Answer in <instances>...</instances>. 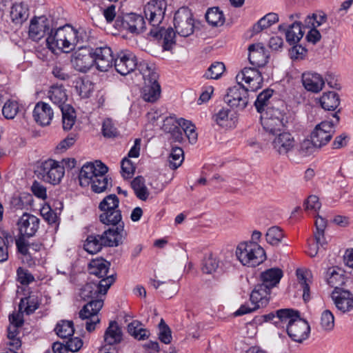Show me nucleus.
Here are the masks:
<instances>
[{
	"label": "nucleus",
	"mask_w": 353,
	"mask_h": 353,
	"mask_svg": "<svg viewBox=\"0 0 353 353\" xmlns=\"http://www.w3.org/2000/svg\"><path fill=\"white\" fill-rule=\"evenodd\" d=\"M230 110L222 108L212 116V120L219 126L227 125Z\"/></svg>",
	"instance_id": "nucleus-64"
},
{
	"label": "nucleus",
	"mask_w": 353,
	"mask_h": 353,
	"mask_svg": "<svg viewBox=\"0 0 353 353\" xmlns=\"http://www.w3.org/2000/svg\"><path fill=\"white\" fill-rule=\"evenodd\" d=\"M273 92V90L267 88L259 94L254 101V106L258 112L263 113L266 110L267 107L274 103V100L270 101L272 97Z\"/></svg>",
	"instance_id": "nucleus-38"
},
{
	"label": "nucleus",
	"mask_w": 353,
	"mask_h": 353,
	"mask_svg": "<svg viewBox=\"0 0 353 353\" xmlns=\"http://www.w3.org/2000/svg\"><path fill=\"white\" fill-rule=\"evenodd\" d=\"M207 22L214 27L221 26L225 23V17L223 12L219 7L210 8L205 13Z\"/></svg>",
	"instance_id": "nucleus-44"
},
{
	"label": "nucleus",
	"mask_w": 353,
	"mask_h": 353,
	"mask_svg": "<svg viewBox=\"0 0 353 353\" xmlns=\"http://www.w3.org/2000/svg\"><path fill=\"white\" fill-rule=\"evenodd\" d=\"M59 109L62 113L63 128L64 130H70L75 122V110L71 105L63 106Z\"/></svg>",
	"instance_id": "nucleus-45"
},
{
	"label": "nucleus",
	"mask_w": 353,
	"mask_h": 353,
	"mask_svg": "<svg viewBox=\"0 0 353 353\" xmlns=\"http://www.w3.org/2000/svg\"><path fill=\"white\" fill-rule=\"evenodd\" d=\"M99 166L97 174L95 177L92 179V181L90 183L91 185V190L95 193H101L108 189V186L110 183V187L112 186L111 179H109L106 176V173L108 171V168L101 161L97 162Z\"/></svg>",
	"instance_id": "nucleus-24"
},
{
	"label": "nucleus",
	"mask_w": 353,
	"mask_h": 353,
	"mask_svg": "<svg viewBox=\"0 0 353 353\" xmlns=\"http://www.w3.org/2000/svg\"><path fill=\"white\" fill-rule=\"evenodd\" d=\"M115 27L128 30L131 33L140 34L145 30V21L141 15L135 13H128L117 17Z\"/></svg>",
	"instance_id": "nucleus-12"
},
{
	"label": "nucleus",
	"mask_w": 353,
	"mask_h": 353,
	"mask_svg": "<svg viewBox=\"0 0 353 353\" xmlns=\"http://www.w3.org/2000/svg\"><path fill=\"white\" fill-rule=\"evenodd\" d=\"M256 68L254 66L253 68H244L241 73L238 74L236 77L237 81L239 80L245 81L248 84L256 81V85H250V90L252 92H256L259 89L261 88L263 83V77Z\"/></svg>",
	"instance_id": "nucleus-23"
},
{
	"label": "nucleus",
	"mask_w": 353,
	"mask_h": 353,
	"mask_svg": "<svg viewBox=\"0 0 353 353\" xmlns=\"http://www.w3.org/2000/svg\"><path fill=\"white\" fill-rule=\"evenodd\" d=\"M110 263L103 258L92 259L90 261L88 267L90 275L95 276V280H101L106 277L110 270Z\"/></svg>",
	"instance_id": "nucleus-27"
},
{
	"label": "nucleus",
	"mask_w": 353,
	"mask_h": 353,
	"mask_svg": "<svg viewBox=\"0 0 353 353\" xmlns=\"http://www.w3.org/2000/svg\"><path fill=\"white\" fill-rule=\"evenodd\" d=\"M327 284L334 288L333 292H337L342 290L339 286L345 283V277L341 270H337L336 267L328 268L326 274Z\"/></svg>",
	"instance_id": "nucleus-34"
},
{
	"label": "nucleus",
	"mask_w": 353,
	"mask_h": 353,
	"mask_svg": "<svg viewBox=\"0 0 353 353\" xmlns=\"http://www.w3.org/2000/svg\"><path fill=\"white\" fill-rule=\"evenodd\" d=\"M102 133L105 137L108 138L115 137L117 136V130L114 126L111 119H107L103 122Z\"/></svg>",
	"instance_id": "nucleus-63"
},
{
	"label": "nucleus",
	"mask_w": 353,
	"mask_h": 353,
	"mask_svg": "<svg viewBox=\"0 0 353 353\" xmlns=\"http://www.w3.org/2000/svg\"><path fill=\"white\" fill-rule=\"evenodd\" d=\"M19 110L18 103L15 101H7L3 108L2 114L8 119H14Z\"/></svg>",
	"instance_id": "nucleus-59"
},
{
	"label": "nucleus",
	"mask_w": 353,
	"mask_h": 353,
	"mask_svg": "<svg viewBox=\"0 0 353 353\" xmlns=\"http://www.w3.org/2000/svg\"><path fill=\"white\" fill-rule=\"evenodd\" d=\"M219 261L212 254L204 258L202 263V271L205 274H212L218 268Z\"/></svg>",
	"instance_id": "nucleus-58"
},
{
	"label": "nucleus",
	"mask_w": 353,
	"mask_h": 353,
	"mask_svg": "<svg viewBox=\"0 0 353 353\" xmlns=\"http://www.w3.org/2000/svg\"><path fill=\"white\" fill-rule=\"evenodd\" d=\"M307 274L308 273L307 272H304L301 270H296L297 279L303 291V299L305 302L310 300V285L307 283Z\"/></svg>",
	"instance_id": "nucleus-55"
},
{
	"label": "nucleus",
	"mask_w": 353,
	"mask_h": 353,
	"mask_svg": "<svg viewBox=\"0 0 353 353\" xmlns=\"http://www.w3.org/2000/svg\"><path fill=\"white\" fill-rule=\"evenodd\" d=\"M32 116L35 122L43 127L50 124L54 117V112L48 103L39 101L34 106Z\"/></svg>",
	"instance_id": "nucleus-22"
},
{
	"label": "nucleus",
	"mask_w": 353,
	"mask_h": 353,
	"mask_svg": "<svg viewBox=\"0 0 353 353\" xmlns=\"http://www.w3.org/2000/svg\"><path fill=\"white\" fill-rule=\"evenodd\" d=\"M158 73H154L150 79L144 81V85L141 90L142 97L147 102L154 103L157 101L161 95V86L157 80Z\"/></svg>",
	"instance_id": "nucleus-19"
},
{
	"label": "nucleus",
	"mask_w": 353,
	"mask_h": 353,
	"mask_svg": "<svg viewBox=\"0 0 353 353\" xmlns=\"http://www.w3.org/2000/svg\"><path fill=\"white\" fill-rule=\"evenodd\" d=\"M16 246L18 252L23 256H26L30 259L28 261L29 265L34 264V260L32 258L30 250L34 252H39L43 246V243L40 242H33L29 243L26 241L24 236H19L16 240Z\"/></svg>",
	"instance_id": "nucleus-30"
},
{
	"label": "nucleus",
	"mask_w": 353,
	"mask_h": 353,
	"mask_svg": "<svg viewBox=\"0 0 353 353\" xmlns=\"http://www.w3.org/2000/svg\"><path fill=\"white\" fill-rule=\"evenodd\" d=\"M175 123H177L181 127L190 143H194L196 141L197 133L195 131V126L191 121L180 118L176 120Z\"/></svg>",
	"instance_id": "nucleus-48"
},
{
	"label": "nucleus",
	"mask_w": 353,
	"mask_h": 353,
	"mask_svg": "<svg viewBox=\"0 0 353 353\" xmlns=\"http://www.w3.org/2000/svg\"><path fill=\"white\" fill-rule=\"evenodd\" d=\"M286 331L292 341L301 343L308 338L310 326L307 321L300 317L299 312L295 310L288 322Z\"/></svg>",
	"instance_id": "nucleus-7"
},
{
	"label": "nucleus",
	"mask_w": 353,
	"mask_h": 353,
	"mask_svg": "<svg viewBox=\"0 0 353 353\" xmlns=\"http://www.w3.org/2000/svg\"><path fill=\"white\" fill-rule=\"evenodd\" d=\"M73 27L65 25L54 30L52 28L46 38V46L53 53L59 50L63 52H70L74 49Z\"/></svg>",
	"instance_id": "nucleus-3"
},
{
	"label": "nucleus",
	"mask_w": 353,
	"mask_h": 353,
	"mask_svg": "<svg viewBox=\"0 0 353 353\" xmlns=\"http://www.w3.org/2000/svg\"><path fill=\"white\" fill-rule=\"evenodd\" d=\"M54 331L60 338L68 339L74 332V323L72 321L62 320L57 324Z\"/></svg>",
	"instance_id": "nucleus-47"
},
{
	"label": "nucleus",
	"mask_w": 353,
	"mask_h": 353,
	"mask_svg": "<svg viewBox=\"0 0 353 353\" xmlns=\"http://www.w3.org/2000/svg\"><path fill=\"white\" fill-rule=\"evenodd\" d=\"M137 64V57L130 51L120 52L113 61L116 71L123 76L134 71Z\"/></svg>",
	"instance_id": "nucleus-15"
},
{
	"label": "nucleus",
	"mask_w": 353,
	"mask_h": 353,
	"mask_svg": "<svg viewBox=\"0 0 353 353\" xmlns=\"http://www.w3.org/2000/svg\"><path fill=\"white\" fill-rule=\"evenodd\" d=\"M303 34L304 32L301 27V23L296 21L289 26L285 31L286 41L290 45L298 43L303 38Z\"/></svg>",
	"instance_id": "nucleus-37"
},
{
	"label": "nucleus",
	"mask_w": 353,
	"mask_h": 353,
	"mask_svg": "<svg viewBox=\"0 0 353 353\" xmlns=\"http://www.w3.org/2000/svg\"><path fill=\"white\" fill-rule=\"evenodd\" d=\"M135 69L138 70L139 72L143 75V79L144 81H145V78L150 79L152 74L157 73L154 71L153 66L150 65L145 61H141L140 62L137 61V64Z\"/></svg>",
	"instance_id": "nucleus-60"
},
{
	"label": "nucleus",
	"mask_w": 353,
	"mask_h": 353,
	"mask_svg": "<svg viewBox=\"0 0 353 353\" xmlns=\"http://www.w3.org/2000/svg\"><path fill=\"white\" fill-rule=\"evenodd\" d=\"M65 174L63 165L59 161L48 159L41 163L39 167V174L43 181L52 184H59Z\"/></svg>",
	"instance_id": "nucleus-10"
},
{
	"label": "nucleus",
	"mask_w": 353,
	"mask_h": 353,
	"mask_svg": "<svg viewBox=\"0 0 353 353\" xmlns=\"http://www.w3.org/2000/svg\"><path fill=\"white\" fill-rule=\"evenodd\" d=\"M99 161H95L94 163L87 162L85 163L79 174V180L81 186H86L92 181V179L97 174L99 166H98Z\"/></svg>",
	"instance_id": "nucleus-32"
},
{
	"label": "nucleus",
	"mask_w": 353,
	"mask_h": 353,
	"mask_svg": "<svg viewBox=\"0 0 353 353\" xmlns=\"http://www.w3.org/2000/svg\"><path fill=\"white\" fill-rule=\"evenodd\" d=\"M248 92L249 89L237 81L236 85L228 89L224 101L230 108L243 110L248 104Z\"/></svg>",
	"instance_id": "nucleus-8"
},
{
	"label": "nucleus",
	"mask_w": 353,
	"mask_h": 353,
	"mask_svg": "<svg viewBox=\"0 0 353 353\" xmlns=\"http://www.w3.org/2000/svg\"><path fill=\"white\" fill-rule=\"evenodd\" d=\"M103 243L101 235H89L83 244L84 250L91 254L98 253L102 249Z\"/></svg>",
	"instance_id": "nucleus-46"
},
{
	"label": "nucleus",
	"mask_w": 353,
	"mask_h": 353,
	"mask_svg": "<svg viewBox=\"0 0 353 353\" xmlns=\"http://www.w3.org/2000/svg\"><path fill=\"white\" fill-rule=\"evenodd\" d=\"M321 325L323 330L331 331L334 327V317L329 310H324L321 316Z\"/></svg>",
	"instance_id": "nucleus-57"
},
{
	"label": "nucleus",
	"mask_w": 353,
	"mask_h": 353,
	"mask_svg": "<svg viewBox=\"0 0 353 353\" xmlns=\"http://www.w3.org/2000/svg\"><path fill=\"white\" fill-rule=\"evenodd\" d=\"M40 220L36 216L24 213L19 219V236L32 237L34 236L39 226Z\"/></svg>",
	"instance_id": "nucleus-17"
},
{
	"label": "nucleus",
	"mask_w": 353,
	"mask_h": 353,
	"mask_svg": "<svg viewBox=\"0 0 353 353\" xmlns=\"http://www.w3.org/2000/svg\"><path fill=\"white\" fill-rule=\"evenodd\" d=\"M123 340V332L116 321H111L103 335L104 345L107 347H114Z\"/></svg>",
	"instance_id": "nucleus-26"
},
{
	"label": "nucleus",
	"mask_w": 353,
	"mask_h": 353,
	"mask_svg": "<svg viewBox=\"0 0 353 353\" xmlns=\"http://www.w3.org/2000/svg\"><path fill=\"white\" fill-rule=\"evenodd\" d=\"M341 108L338 109L334 114L335 121L325 120L317 124L311 133L312 144L316 148H321L330 141L336 130V126L339 123Z\"/></svg>",
	"instance_id": "nucleus-6"
},
{
	"label": "nucleus",
	"mask_w": 353,
	"mask_h": 353,
	"mask_svg": "<svg viewBox=\"0 0 353 353\" xmlns=\"http://www.w3.org/2000/svg\"><path fill=\"white\" fill-rule=\"evenodd\" d=\"M17 281L23 285H29L34 281V276L28 270L19 267L17 270Z\"/></svg>",
	"instance_id": "nucleus-61"
},
{
	"label": "nucleus",
	"mask_w": 353,
	"mask_h": 353,
	"mask_svg": "<svg viewBox=\"0 0 353 353\" xmlns=\"http://www.w3.org/2000/svg\"><path fill=\"white\" fill-rule=\"evenodd\" d=\"M51 21L46 17H34L31 19L28 34L34 41H39L45 35H49L52 30Z\"/></svg>",
	"instance_id": "nucleus-16"
},
{
	"label": "nucleus",
	"mask_w": 353,
	"mask_h": 353,
	"mask_svg": "<svg viewBox=\"0 0 353 353\" xmlns=\"http://www.w3.org/2000/svg\"><path fill=\"white\" fill-rule=\"evenodd\" d=\"M91 52L92 48L90 46H79L71 55L70 63L72 68L78 72H87L94 65Z\"/></svg>",
	"instance_id": "nucleus-11"
},
{
	"label": "nucleus",
	"mask_w": 353,
	"mask_h": 353,
	"mask_svg": "<svg viewBox=\"0 0 353 353\" xmlns=\"http://www.w3.org/2000/svg\"><path fill=\"white\" fill-rule=\"evenodd\" d=\"M99 209L102 212L99 214V221L107 225L124 226L121 211L119 209V199L114 194L106 196L99 203Z\"/></svg>",
	"instance_id": "nucleus-4"
},
{
	"label": "nucleus",
	"mask_w": 353,
	"mask_h": 353,
	"mask_svg": "<svg viewBox=\"0 0 353 353\" xmlns=\"http://www.w3.org/2000/svg\"><path fill=\"white\" fill-rule=\"evenodd\" d=\"M13 236L8 232H3L0 236V262L8 259V248L13 243Z\"/></svg>",
	"instance_id": "nucleus-49"
},
{
	"label": "nucleus",
	"mask_w": 353,
	"mask_h": 353,
	"mask_svg": "<svg viewBox=\"0 0 353 353\" xmlns=\"http://www.w3.org/2000/svg\"><path fill=\"white\" fill-rule=\"evenodd\" d=\"M127 235L124 226L109 228L101 235V241L105 247H117L123 243Z\"/></svg>",
	"instance_id": "nucleus-21"
},
{
	"label": "nucleus",
	"mask_w": 353,
	"mask_h": 353,
	"mask_svg": "<svg viewBox=\"0 0 353 353\" xmlns=\"http://www.w3.org/2000/svg\"><path fill=\"white\" fill-rule=\"evenodd\" d=\"M272 147L279 155H287L296 145L294 137L288 132H282L276 135L272 141Z\"/></svg>",
	"instance_id": "nucleus-18"
},
{
	"label": "nucleus",
	"mask_w": 353,
	"mask_h": 353,
	"mask_svg": "<svg viewBox=\"0 0 353 353\" xmlns=\"http://www.w3.org/2000/svg\"><path fill=\"white\" fill-rule=\"evenodd\" d=\"M285 110V102L283 100L277 99L271 105L266 108L264 117L288 122Z\"/></svg>",
	"instance_id": "nucleus-31"
},
{
	"label": "nucleus",
	"mask_w": 353,
	"mask_h": 353,
	"mask_svg": "<svg viewBox=\"0 0 353 353\" xmlns=\"http://www.w3.org/2000/svg\"><path fill=\"white\" fill-rule=\"evenodd\" d=\"M341 99L339 94L333 91L324 92L320 98L322 108L327 111H334L339 107Z\"/></svg>",
	"instance_id": "nucleus-35"
},
{
	"label": "nucleus",
	"mask_w": 353,
	"mask_h": 353,
	"mask_svg": "<svg viewBox=\"0 0 353 353\" xmlns=\"http://www.w3.org/2000/svg\"><path fill=\"white\" fill-rule=\"evenodd\" d=\"M295 312V310L285 308L280 309L274 312V316H281V318L274 319L272 323L276 327H281L283 323L288 322L289 319L292 317V314Z\"/></svg>",
	"instance_id": "nucleus-52"
},
{
	"label": "nucleus",
	"mask_w": 353,
	"mask_h": 353,
	"mask_svg": "<svg viewBox=\"0 0 353 353\" xmlns=\"http://www.w3.org/2000/svg\"><path fill=\"white\" fill-rule=\"evenodd\" d=\"M174 26L176 32L181 37H187L194 32V20L191 10L181 7L174 14Z\"/></svg>",
	"instance_id": "nucleus-9"
},
{
	"label": "nucleus",
	"mask_w": 353,
	"mask_h": 353,
	"mask_svg": "<svg viewBox=\"0 0 353 353\" xmlns=\"http://www.w3.org/2000/svg\"><path fill=\"white\" fill-rule=\"evenodd\" d=\"M167 8L165 0H151L144 7V14L152 28L162 23Z\"/></svg>",
	"instance_id": "nucleus-13"
},
{
	"label": "nucleus",
	"mask_w": 353,
	"mask_h": 353,
	"mask_svg": "<svg viewBox=\"0 0 353 353\" xmlns=\"http://www.w3.org/2000/svg\"><path fill=\"white\" fill-rule=\"evenodd\" d=\"M248 60L254 67H263L268 63V55L262 43H253L248 47Z\"/></svg>",
	"instance_id": "nucleus-25"
},
{
	"label": "nucleus",
	"mask_w": 353,
	"mask_h": 353,
	"mask_svg": "<svg viewBox=\"0 0 353 353\" xmlns=\"http://www.w3.org/2000/svg\"><path fill=\"white\" fill-rule=\"evenodd\" d=\"M159 339L165 344H169L172 341V331L163 319L159 323Z\"/></svg>",
	"instance_id": "nucleus-56"
},
{
	"label": "nucleus",
	"mask_w": 353,
	"mask_h": 353,
	"mask_svg": "<svg viewBox=\"0 0 353 353\" xmlns=\"http://www.w3.org/2000/svg\"><path fill=\"white\" fill-rule=\"evenodd\" d=\"M283 276V270L279 268H272L262 272L260 274V283L255 285L250 300L252 302L261 301L263 306L269 302L268 296L271 290L276 287Z\"/></svg>",
	"instance_id": "nucleus-2"
},
{
	"label": "nucleus",
	"mask_w": 353,
	"mask_h": 353,
	"mask_svg": "<svg viewBox=\"0 0 353 353\" xmlns=\"http://www.w3.org/2000/svg\"><path fill=\"white\" fill-rule=\"evenodd\" d=\"M73 34L74 48L79 44L84 46L83 43L88 42L90 39V31L83 28H73Z\"/></svg>",
	"instance_id": "nucleus-54"
},
{
	"label": "nucleus",
	"mask_w": 353,
	"mask_h": 353,
	"mask_svg": "<svg viewBox=\"0 0 353 353\" xmlns=\"http://www.w3.org/2000/svg\"><path fill=\"white\" fill-rule=\"evenodd\" d=\"M279 21V16L277 14L274 12H270L265 15L263 17L260 19L253 26H252V35L256 34L261 32L263 30L266 29L271 26L272 24Z\"/></svg>",
	"instance_id": "nucleus-39"
},
{
	"label": "nucleus",
	"mask_w": 353,
	"mask_h": 353,
	"mask_svg": "<svg viewBox=\"0 0 353 353\" xmlns=\"http://www.w3.org/2000/svg\"><path fill=\"white\" fill-rule=\"evenodd\" d=\"M131 187L138 199L146 201L149 196V191L145 185V179L142 176H137L131 182Z\"/></svg>",
	"instance_id": "nucleus-42"
},
{
	"label": "nucleus",
	"mask_w": 353,
	"mask_h": 353,
	"mask_svg": "<svg viewBox=\"0 0 353 353\" xmlns=\"http://www.w3.org/2000/svg\"><path fill=\"white\" fill-rule=\"evenodd\" d=\"M288 122L282 121L279 119H270L264 117L262 119V125L263 129L270 134L277 135L281 133L282 130Z\"/></svg>",
	"instance_id": "nucleus-43"
},
{
	"label": "nucleus",
	"mask_w": 353,
	"mask_h": 353,
	"mask_svg": "<svg viewBox=\"0 0 353 353\" xmlns=\"http://www.w3.org/2000/svg\"><path fill=\"white\" fill-rule=\"evenodd\" d=\"M91 52L94 65L99 71H107L113 65L114 58L111 48L108 46H101L94 49L92 48Z\"/></svg>",
	"instance_id": "nucleus-14"
},
{
	"label": "nucleus",
	"mask_w": 353,
	"mask_h": 353,
	"mask_svg": "<svg viewBox=\"0 0 353 353\" xmlns=\"http://www.w3.org/2000/svg\"><path fill=\"white\" fill-rule=\"evenodd\" d=\"M48 97L59 108L68 105L66 103L68 97L67 90L62 85H52L48 92Z\"/></svg>",
	"instance_id": "nucleus-33"
},
{
	"label": "nucleus",
	"mask_w": 353,
	"mask_h": 353,
	"mask_svg": "<svg viewBox=\"0 0 353 353\" xmlns=\"http://www.w3.org/2000/svg\"><path fill=\"white\" fill-rule=\"evenodd\" d=\"M121 174L125 179H130L135 172V167L132 161L127 157L123 159L121 163Z\"/></svg>",
	"instance_id": "nucleus-62"
},
{
	"label": "nucleus",
	"mask_w": 353,
	"mask_h": 353,
	"mask_svg": "<svg viewBox=\"0 0 353 353\" xmlns=\"http://www.w3.org/2000/svg\"><path fill=\"white\" fill-rule=\"evenodd\" d=\"M176 119H174L173 118H167L164 121L163 128L165 130H168L170 134L172 139L175 142L181 143L183 138V130L181 126L179 125L177 123H175Z\"/></svg>",
	"instance_id": "nucleus-40"
},
{
	"label": "nucleus",
	"mask_w": 353,
	"mask_h": 353,
	"mask_svg": "<svg viewBox=\"0 0 353 353\" xmlns=\"http://www.w3.org/2000/svg\"><path fill=\"white\" fill-rule=\"evenodd\" d=\"M283 237V231L278 226L270 228L265 234L267 242L272 245H278L281 241Z\"/></svg>",
	"instance_id": "nucleus-51"
},
{
	"label": "nucleus",
	"mask_w": 353,
	"mask_h": 353,
	"mask_svg": "<svg viewBox=\"0 0 353 353\" xmlns=\"http://www.w3.org/2000/svg\"><path fill=\"white\" fill-rule=\"evenodd\" d=\"M183 160V150L179 147H173L169 156V167L172 170L178 168Z\"/></svg>",
	"instance_id": "nucleus-50"
},
{
	"label": "nucleus",
	"mask_w": 353,
	"mask_h": 353,
	"mask_svg": "<svg viewBox=\"0 0 353 353\" xmlns=\"http://www.w3.org/2000/svg\"><path fill=\"white\" fill-rule=\"evenodd\" d=\"M236 256L243 265L256 267L266 259L264 249L256 242H242L236 250Z\"/></svg>",
	"instance_id": "nucleus-5"
},
{
	"label": "nucleus",
	"mask_w": 353,
	"mask_h": 353,
	"mask_svg": "<svg viewBox=\"0 0 353 353\" xmlns=\"http://www.w3.org/2000/svg\"><path fill=\"white\" fill-rule=\"evenodd\" d=\"M224 70L225 65L222 62H214L209 67L203 77L208 79H217L221 77Z\"/></svg>",
	"instance_id": "nucleus-53"
},
{
	"label": "nucleus",
	"mask_w": 353,
	"mask_h": 353,
	"mask_svg": "<svg viewBox=\"0 0 353 353\" xmlns=\"http://www.w3.org/2000/svg\"><path fill=\"white\" fill-rule=\"evenodd\" d=\"M332 298L337 309L345 313L353 309V294L348 290L332 292Z\"/></svg>",
	"instance_id": "nucleus-28"
},
{
	"label": "nucleus",
	"mask_w": 353,
	"mask_h": 353,
	"mask_svg": "<svg viewBox=\"0 0 353 353\" xmlns=\"http://www.w3.org/2000/svg\"><path fill=\"white\" fill-rule=\"evenodd\" d=\"M116 281V274H111L109 277L101 280H91L85 284L81 289L79 295L81 298L88 303L79 311V317L89 319L85 324L88 332H91L95 330V325L100 322L97 314L103 305V299L101 295H105L108 289Z\"/></svg>",
	"instance_id": "nucleus-1"
},
{
	"label": "nucleus",
	"mask_w": 353,
	"mask_h": 353,
	"mask_svg": "<svg viewBox=\"0 0 353 353\" xmlns=\"http://www.w3.org/2000/svg\"><path fill=\"white\" fill-rule=\"evenodd\" d=\"M128 332L139 341L146 339L150 336L149 330L143 328L142 323L137 320H134L128 325Z\"/></svg>",
	"instance_id": "nucleus-41"
},
{
	"label": "nucleus",
	"mask_w": 353,
	"mask_h": 353,
	"mask_svg": "<svg viewBox=\"0 0 353 353\" xmlns=\"http://www.w3.org/2000/svg\"><path fill=\"white\" fill-rule=\"evenodd\" d=\"M29 16V9L23 3H14L11 7L10 17L12 21L18 25L22 24Z\"/></svg>",
	"instance_id": "nucleus-36"
},
{
	"label": "nucleus",
	"mask_w": 353,
	"mask_h": 353,
	"mask_svg": "<svg viewBox=\"0 0 353 353\" xmlns=\"http://www.w3.org/2000/svg\"><path fill=\"white\" fill-rule=\"evenodd\" d=\"M302 83L307 91L317 93L322 90L325 81L320 74L308 72L302 74Z\"/></svg>",
	"instance_id": "nucleus-29"
},
{
	"label": "nucleus",
	"mask_w": 353,
	"mask_h": 353,
	"mask_svg": "<svg viewBox=\"0 0 353 353\" xmlns=\"http://www.w3.org/2000/svg\"><path fill=\"white\" fill-rule=\"evenodd\" d=\"M176 30L171 27L164 28L163 27H156L151 28L149 34L156 39H163L162 47L164 50H170L176 44Z\"/></svg>",
	"instance_id": "nucleus-20"
}]
</instances>
